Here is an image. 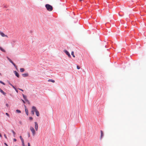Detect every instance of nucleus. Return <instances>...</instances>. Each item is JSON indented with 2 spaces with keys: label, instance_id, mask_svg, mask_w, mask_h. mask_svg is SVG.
<instances>
[{
  "label": "nucleus",
  "instance_id": "20e7f679",
  "mask_svg": "<svg viewBox=\"0 0 146 146\" xmlns=\"http://www.w3.org/2000/svg\"><path fill=\"white\" fill-rule=\"evenodd\" d=\"M7 58L8 60L11 62V63L14 65V66H15V67L17 68V67L15 65V64L13 63V62L11 60V59L9 58V57H7Z\"/></svg>",
  "mask_w": 146,
  "mask_h": 146
},
{
  "label": "nucleus",
  "instance_id": "f03ea898",
  "mask_svg": "<svg viewBox=\"0 0 146 146\" xmlns=\"http://www.w3.org/2000/svg\"><path fill=\"white\" fill-rule=\"evenodd\" d=\"M32 109L33 110H35V111L36 112V115L37 116H38L39 115V112L38 111V110H37V109H36V107L34 106H33L32 107Z\"/></svg>",
  "mask_w": 146,
  "mask_h": 146
},
{
  "label": "nucleus",
  "instance_id": "9b49d317",
  "mask_svg": "<svg viewBox=\"0 0 146 146\" xmlns=\"http://www.w3.org/2000/svg\"><path fill=\"white\" fill-rule=\"evenodd\" d=\"M100 132H101V138H102V137H103V136H104V133L103 132V131L101 130L100 131Z\"/></svg>",
  "mask_w": 146,
  "mask_h": 146
},
{
  "label": "nucleus",
  "instance_id": "79ce46f5",
  "mask_svg": "<svg viewBox=\"0 0 146 146\" xmlns=\"http://www.w3.org/2000/svg\"><path fill=\"white\" fill-rule=\"evenodd\" d=\"M119 16H121V15L119 14Z\"/></svg>",
  "mask_w": 146,
  "mask_h": 146
},
{
  "label": "nucleus",
  "instance_id": "4c0bfd02",
  "mask_svg": "<svg viewBox=\"0 0 146 146\" xmlns=\"http://www.w3.org/2000/svg\"><path fill=\"white\" fill-rule=\"evenodd\" d=\"M10 85L11 86H13V85H12V84H10Z\"/></svg>",
  "mask_w": 146,
  "mask_h": 146
},
{
  "label": "nucleus",
  "instance_id": "1a4fd4ad",
  "mask_svg": "<svg viewBox=\"0 0 146 146\" xmlns=\"http://www.w3.org/2000/svg\"><path fill=\"white\" fill-rule=\"evenodd\" d=\"M14 72L16 76L18 78L19 77V75L17 72L16 71H15Z\"/></svg>",
  "mask_w": 146,
  "mask_h": 146
},
{
  "label": "nucleus",
  "instance_id": "f8f14e48",
  "mask_svg": "<svg viewBox=\"0 0 146 146\" xmlns=\"http://www.w3.org/2000/svg\"><path fill=\"white\" fill-rule=\"evenodd\" d=\"M22 76L24 77L28 76L29 75L27 73L24 74H22Z\"/></svg>",
  "mask_w": 146,
  "mask_h": 146
},
{
  "label": "nucleus",
  "instance_id": "4be33fe9",
  "mask_svg": "<svg viewBox=\"0 0 146 146\" xmlns=\"http://www.w3.org/2000/svg\"><path fill=\"white\" fill-rule=\"evenodd\" d=\"M25 100L29 104H30V103L29 101L27 99V98Z\"/></svg>",
  "mask_w": 146,
  "mask_h": 146
},
{
  "label": "nucleus",
  "instance_id": "6e6552de",
  "mask_svg": "<svg viewBox=\"0 0 146 146\" xmlns=\"http://www.w3.org/2000/svg\"><path fill=\"white\" fill-rule=\"evenodd\" d=\"M25 111L26 113V114L27 115H28V114H29V112H28V109L27 108H26V106H25Z\"/></svg>",
  "mask_w": 146,
  "mask_h": 146
},
{
  "label": "nucleus",
  "instance_id": "6ab92c4d",
  "mask_svg": "<svg viewBox=\"0 0 146 146\" xmlns=\"http://www.w3.org/2000/svg\"><path fill=\"white\" fill-rule=\"evenodd\" d=\"M16 111L17 113H21V111L20 110H16Z\"/></svg>",
  "mask_w": 146,
  "mask_h": 146
},
{
  "label": "nucleus",
  "instance_id": "393cba45",
  "mask_svg": "<svg viewBox=\"0 0 146 146\" xmlns=\"http://www.w3.org/2000/svg\"><path fill=\"white\" fill-rule=\"evenodd\" d=\"M77 69H79L80 68L78 66H77Z\"/></svg>",
  "mask_w": 146,
  "mask_h": 146
},
{
  "label": "nucleus",
  "instance_id": "5701e85b",
  "mask_svg": "<svg viewBox=\"0 0 146 146\" xmlns=\"http://www.w3.org/2000/svg\"><path fill=\"white\" fill-rule=\"evenodd\" d=\"M22 145H23V146H25L24 141H22Z\"/></svg>",
  "mask_w": 146,
  "mask_h": 146
},
{
  "label": "nucleus",
  "instance_id": "2eb2a0df",
  "mask_svg": "<svg viewBox=\"0 0 146 146\" xmlns=\"http://www.w3.org/2000/svg\"><path fill=\"white\" fill-rule=\"evenodd\" d=\"M20 139H21V142L24 141V139L23 138H22V137L21 136H20Z\"/></svg>",
  "mask_w": 146,
  "mask_h": 146
},
{
  "label": "nucleus",
  "instance_id": "7ed1b4c3",
  "mask_svg": "<svg viewBox=\"0 0 146 146\" xmlns=\"http://www.w3.org/2000/svg\"><path fill=\"white\" fill-rule=\"evenodd\" d=\"M30 130L32 133V134L33 136L35 135L36 132L35 130L34 129L33 127L32 126H30Z\"/></svg>",
  "mask_w": 146,
  "mask_h": 146
},
{
  "label": "nucleus",
  "instance_id": "58836bf2",
  "mask_svg": "<svg viewBox=\"0 0 146 146\" xmlns=\"http://www.w3.org/2000/svg\"><path fill=\"white\" fill-rule=\"evenodd\" d=\"M6 106H8V104H6Z\"/></svg>",
  "mask_w": 146,
  "mask_h": 146
},
{
  "label": "nucleus",
  "instance_id": "e433bc0d",
  "mask_svg": "<svg viewBox=\"0 0 146 146\" xmlns=\"http://www.w3.org/2000/svg\"><path fill=\"white\" fill-rule=\"evenodd\" d=\"M30 136V133H29V134H28V137H29Z\"/></svg>",
  "mask_w": 146,
  "mask_h": 146
},
{
  "label": "nucleus",
  "instance_id": "bb28decb",
  "mask_svg": "<svg viewBox=\"0 0 146 146\" xmlns=\"http://www.w3.org/2000/svg\"><path fill=\"white\" fill-rule=\"evenodd\" d=\"M6 115H7V116H8L9 117V114H8V113H6Z\"/></svg>",
  "mask_w": 146,
  "mask_h": 146
},
{
  "label": "nucleus",
  "instance_id": "dca6fc26",
  "mask_svg": "<svg viewBox=\"0 0 146 146\" xmlns=\"http://www.w3.org/2000/svg\"><path fill=\"white\" fill-rule=\"evenodd\" d=\"M20 71L21 72H24L25 70L23 68H21L20 69Z\"/></svg>",
  "mask_w": 146,
  "mask_h": 146
},
{
  "label": "nucleus",
  "instance_id": "f3484780",
  "mask_svg": "<svg viewBox=\"0 0 146 146\" xmlns=\"http://www.w3.org/2000/svg\"><path fill=\"white\" fill-rule=\"evenodd\" d=\"M34 111H35V110H33V109H32V110L31 111V113L33 115H34Z\"/></svg>",
  "mask_w": 146,
  "mask_h": 146
},
{
  "label": "nucleus",
  "instance_id": "473e14b6",
  "mask_svg": "<svg viewBox=\"0 0 146 146\" xmlns=\"http://www.w3.org/2000/svg\"><path fill=\"white\" fill-rule=\"evenodd\" d=\"M15 91H16L18 93V91L16 89H16H15Z\"/></svg>",
  "mask_w": 146,
  "mask_h": 146
},
{
  "label": "nucleus",
  "instance_id": "b1692460",
  "mask_svg": "<svg viewBox=\"0 0 146 146\" xmlns=\"http://www.w3.org/2000/svg\"><path fill=\"white\" fill-rule=\"evenodd\" d=\"M0 83H1L2 84H3V85H5V84L4 83H3V82H2V81H0Z\"/></svg>",
  "mask_w": 146,
  "mask_h": 146
},
{
  "label": "nucleus",
  "instance_id": "a19ab883",
  "mask_svg": "<svg viewBox=\"0 0 146 146\" xmlns=\"http://www.w3.org/2000/svg\"><path fill=\"white\" fill-rule=\"evenodd\" d=\"M0 75H1V73H0Z\"/></svg>",
  "mask_w": 146,
  "mask_h": 146
},
{
  "label": "nucleus",
  "instance_id": "39448f33",
  "mask_svg": "<svg viewBox=\"0 0 146 146\" xmlns=\"http://www.w3.org/2000/svg\"><path fill=\"white\" fill-rule=\"evenodd\" d=\"M0 34L2 37H5L7 38L8 37V36L7 35L5 34L3 32L1 31H0Z\"/></svg>",
  "mask_w": 146,
  "mask_h": 146
},
{
  "label": "nucleus",
  "instance_id": "a878e982",
  "mask_svg": "<svg viewBox=\"0 0 146 146\" xmlns=\"http://www.w3.org/2000/svg\"><path fill=\"white\" fill-rule=\"evenodd\" d=\"M29 119L31 120H32L33 119V117H29Z\"/></svg>",
  "mask_w": 146,
  "mask_h": 146
},
{
  "label": "nucleus",
  "instance_id": "7c9ffc66",
  "mask_svg": "<svg viewBox=\"0 0 146 146\" xmlns=\"http://www.w3.org/2000/svg\"><path fill=\"white\" fill-rule=\"evenodd\" d=\"M13 140L15 141H17V140L16 139H14Z\"/></svg>",
  "mask_w": 146,
  "mask_h": 146
},
{
  "label": "nucleus",
  "instance_id": "9d476101",
  "mask_svg": "<svg viewBox=\"0 0 146 146\" xmlns=\"http://www.w3.org/2000/svg\"><path fill=\"white\" fill-rule=\"evenodd\" d=\"M0 92L2 93L5 96L6 93L0 88Z\"/></svg>",
  "mask_w": 146,
  "mask_h": 146
},
{
  "label": "nucleus",
  "instance_id": "423d86ee",
  "mask_svg": "<svg viewBox=\"0 0 146 146\" xmlns=\"http://www.w3.org/2000/svg\"><path fill=\"white\" fill-rule=\"evenodd\" d=\"M35 130L36 131H37L38 130V123L36 122H35Z\"/></svg>",
  "mask_w": 146,
  "mask_h": 146
},
{
  "label": "nucleus",
  "instance_id": "cd10ccee",
  "mask_svg": "<svg viewBox=\"0 0 146 146\" xmlns=\"http://www.w3.org/2000/svg\"><path fill=\"white\" fill-rule=\"evenodd\" d=\"M4 137H5V138L7 139V136H6V135L5 134L4 135Z\"/></svg>",
  "mask_w": 146,
  "mask_h": 146
},
{
  "label": "nucleus",
  "instance_id": "ddd939ff",
  "mask_svg": "<svg viewBox=\"0 0 146 146\" xmlns=\"http://www.w3.org/2000/svg\"><path fill=\"white\" fill-rule=\"evenodd\" d=\"M0 50L2 51L5 52H6L5 50L3 48L1 47L0 46Z\"/></svg>",
  "mask_w": 146,
  "mask_h": 146
},
{
  "label": "nucleus",
  "instance_id": "c9c22d12",
  "mask_svg": "<svg viewBox=\"0 0 146 146\" xmlns=\"http://www.w3.org/2000/svg\"><path fill=\"white\" fill-rule=\"evenodd\" d=\"M0 137H2V136L1 135V134L0 133Z\"/></svg>",
  "mask_w": 146,
  "mask_h": 146
},
{
  "label": "nucleus",
  "instance_id": "0eeeda50",
  "mask_svg": "<svg viewBox=\"0 0 146 146\" xmlns=\"http://www.w3.org/2000/svg\"><path fill=\"white\" fill-rule=\"evenodd\" d=\"M64 52L66 53V54L70 58L71 56L69 52L66 50H64Z\"/></svg>",
  "mask_w": 146,
  "mask_h": 146
},
{
  "label": "nucleus",
  "instance_id": "ea45409f",
  "mask_svg": "<svg viewBox=\"0 0 146 146\" xmlns=\"http://www.w3.org/2000/svg\"><path fill=\"white\" fill-rule=\"evenodd\" d=\"M82 0H79V1H82Z\"/></svg>",
  "mask_w": 146,
  "mask_h": 146
},
{
  "label": "nucleus",
  "instance_id": "aec40b11",
  "mask_svg": "<svg viewBox=\"0 0 146 146\" xmlns=\"http://www.w3.org/2000/svg\"><path fill=\"white\" fill-rule=\"evenodd\" d=\"M71 54L72 55V56L74 57H75V55H74V52L73 51H72V52H71Z\"/></svg>",
  "mask_w": 146,
  "mask_h": 146
},
{
  "label": "nucleus",
  "instance_id": "c85d7f7f",
  "mask_svg": "<svg viewBox=\"0 0 146 146\" xmlns=\"http://www.w3.org/2000/svg\"><path fill=\"white\" fill-rule=\"evenodd\" d=\"M28 146H31L30 144L29 143H28Z\"/></svg>",
  "mask_w": 146,
  "mask_h": 146
},
{
  "label": "nucleus",
  "instance_id": "4468645a",
  "mask_svg": "<svg viewBox=\"0 0 146 146\" xmlns=\"http://www.w3.org/2000/svg\"><path fill=\"white\" fill-rule=\"evenodd\" d=\"M48 81V82H51L53 83H54L55 82V81L52 79H49Z\"/></svg>",
  "mask_w": 146,
  "mask_h": 146
},
{
  "label": "nucleus",
  "instance_id": "72a5a7b5",
  "mask_svg": "<svg viewBox=\"0 0 146 146\" xmlns=\"http://www.w3.org/2000/svg\"><path fill=\"white\" fill-rule=\"evenodd\" d=\"M22 101H23V102L24 103H25V102L23 100H22Z\"/></svg>",
  "mask_w": 146,
  "mask_h": 146
},
{
  "label": "nucleus",
  "instance_id": "2f4dec72",
  "mask_svg": "<svg viewBox=\"0 0 146 146\" xmlns=\"http://www.w3.org/2000/svg\"><path fill=\"white\" fill-rule=\"evenodd\" d=\"M5 145L6 146H8L7 145V144L6 143H5Z\"/></svg>",
  "mask_w": 146,
  "mask_h": 146
},
{
  "label": "nucleus",
  "instance_id": "412c9836",
  "mask_svg": "<svg viewBox=\"0 0 146 146\" xmlns=\"http://www.w3.org/2000/svg\"><path fill=\"white\" fill-rule=\"evenodd\" d=\"M23 96L24 98L25 99V100L27 99L26 96L24 94H23Z\"/></svg>",
  "mask_w": 146,
  "mask_h": 146
},
{
  "label": "nucleus",
  "instance_id": "a211bd4d",
  "mask_svg": "<svg viewBox=\"0 0 146 146\" xmlns=\"http://www.w3.org/2000/svg\"><path fill=\"white\" fill-rule=\"evenodd\" d=\"M11 131L13 133V135H14V137H15V134H16V133H15V131L13 130H12Z\"/></svg>",
  "mask_w": 146,
  "mask_h": 146
},
{
  "label": "nucleus",
  "instance_id": "c756f323",
  "mask_svg": "<svg viewBox=\"0 0 146 146\" xmlns=\"http://www.w3.org/2000/svg\"><path fill=\"white\" fill-rule=\"evenodd\" d=\"M12 86V87H13V88H14L15 89H16V88H15V87H14L13 85Z\"/></svg>",
  "mask_w": 146,
  "mask_h": 146
},
{
  "label": "nucleus",
  "instance_id": "f257e3e1",
  "mask_svg": "<svg viewBox=\"0 0 146 146\" xmlns=\"http://www.w3.org/2000/svg\"><path fill=\"white\" fill-rule=\"evenodd\" d=\"M45 6L47 10L49 11H51L53 10L52 7L49 4H46Z\"/></svg>",
  "mask_w": 146,
  "mask_h": 146
},
{
  "label": "nucleus",
  "instance_id": "f704fd0d",
  "mask_svg": "<svg viewBox=\"0 0 146 146\" xmlns=\"http://www.w3.org/2000/svg\"><path fill=\"white\" fill-rule=\"evenodd\" d=\"M19 89V90H21V91H23V90H22V89Z\"/></svg>",
  "mask_w": 146,
  "mask_h": 146
}]
</instances>
